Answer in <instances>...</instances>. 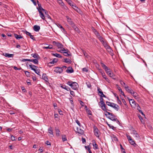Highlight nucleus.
<instances>
[{
  "instance_id": "nucleus-39",
  "label": "nucleus",
  "mask_w": 153,
  "mask_h": 153,
  "mask_svg": "<svg viewBox=\"0 0 153 153\" xmlns=\"http://www.w3.org/2000/svg\"><path fill=\"white\" fill-rule=\"evenodd\" d=\"M87 113L90 115H92L91 111L89 109L87 108L86 109Z\"/></svg>"
},
{
  "instance_id": "nucleus-48",
  "label": "nucleus",
  "mask_w": 153,
  "mask_h": 153,
  "mask_svg": "<svg viewBox=\"0 0 153 153\" xmlns=\"http://www.w3.org/2000/svg\"><path fill=\"white\" fill-rule=\"evenodd\" d=\"M136 106L137 107V109L138 110L139 112H140V111H141V108L138 104H137L136 105Z\"/></svg>"
},
{
  "instance_id": "nucleus-29",
  "label": "nucleus",
  "mask_w": 153,
  "mask_h": 153,
  "mask_svg": "<svg viewBox=\"0 0 153 153\" xmlns=\"http://www.w3.org/2000/svg\"><path fill=\"white\" fill-rule=\"evenodd\" d=\"M92 30L95 34V35L97 36L99 35H100L99 33L96 30V29H95L93 27Z\"/></svg>"
},
{
  "instance_id": "nucleus-18",
  "label": "nucleus",
  "mask_w": 153,
  "mask_h": 153,
  "mask_svg": "<svg viewBox=\"0 0 153 153\" xmlns=\"http://www.w3.org/2000/svg\"><path fill=\"white\" fill-rule=\"evenodd\" d=\"M76 130L77 132L79 134H82L84 133L83 130L81 128L79 129L78 128H77Z\"/></svg>"
},
{
  "instance_id": "nucleus-32",
  "label": "nucleus",
  "mask_w": 153,
  "mask_h": 153,
  "mask_svg": "<svg viewBox=\"0 0 153 153\" xmlns=\"http://www.w3.org/2000/svg\"><path fill=\"white\" fill-rule=\"evenodd\" d=\"M64 62L68 63H71V61L69 59H64Z\"/></svg>"
},
{
  "instance_id": "nucleus-60",
  "label": "nucleus",
  "mask_w": 153,
  "mask_h": 153,
  "mask_svg": "<svg viewBox=\"0 0 153 153\" xmlns=\"http://www.w3.org/2000/svg\"><path fill=\"white\" fill-rule=\"evenodd\" d=\"M85 148H86L87 147H88V151L89 153H92L91 150L90 149V148L89 146H85Z\"/></svg>"
},
{
  "instance_id": "nucleus-44",
  "label": "nucleus",
  "mask_w": 153,
  "mask_h": 153,
  "mask_svg": "<svg viewBox=\"0 0 153 153\" xmlns=\"http://www.w3.org/2000/svg\"><path fill=\"white\" fill-rule=\"evenodd\" d=\"M131 131H132V132H131V134H134V133L137 132L133 128H132L130 129Z\"/></svg>"
},
{
  "instance_id": "nucleus-57",
  "label": "nucleus",
  "mask_w": 153,
  "mask_h": 153,
  "mask_svg": "<svg viewBox=\"0 0 153 153\" xmlns=\"http://www.w3.org/2000/svg\"><path fill=\"white\" fill-rule=\"evenodd\" d=\"M70 5H71V3H72V1L71 0H65Z\"/></svg>"
},
{
  "instance_id": "nucleus-27",
  "label": "nucleus",
  "mask_w": 153,
  "mask_h": 153,
  "mask_svg": "<svg viewBox=\"0 0 153 153\" xmlns=\"http://www.w3.org/2000/svg\"><path fill=\"white\" fill-rule=\"evenodd\" d=\"M58 59H57L54 58L49 63V64H54L56 62L58 61Z\"/></svg>"
},
{
  "instance_id": "nucleus-3",
  "label": "nucleus",
  "mask_w": 153,
  "mask_h": 153,
  "mask_svg": "<svg viewBox=\"0 0 153 153\" xmlns=\"http://www.w3.org/2000/svg\"><path fill=\"white\" fill-rule=\"evenodd\" d=\"M94 130V133L95 135L96 136L97 138L100 139V136L101 135V133L97 128V127L94 126L93 127Z\"/></svg>"
},
{
  "instance_id": "nucleus-51",
  "label": "nucleus",
  "mask_w": 153,
  "mask_h": 153,
  "mask_svg": "<svg viewBox=\"0 0 153 153\" xmlns=\"http://www.w3.org/2000/svg\"><path fill=\"white\" fill-rule=\"evenodd\" d=\"M117 103L119 104H122V103L121 101L119 99V98L118 96H117Z\"/></svg>"
},
{
  "instance_id": "nucleus-15",
  "label": "nucleus",
  "mask_w": 153,
  "mask_h": 153,
  "mask_svg": "<svg viewBox=\"0 0 153 153\" xmlns=\"http://www.w3.org/2000/svg\"><path fill=\"white\" fill-rule=\"evenodd\" d=\"M101 65L102 67L105 70V71H106V70H109V71H110V69L108 68L106 65H105L104 63H103L102 62H101Z\"/></svg>"
},
{
  "instance_id": "nucleus-25",
  "label": "nucleus",
  "mask_w": 153,
  "mask_h": 153,
  "mask_svg": "<svg viewBox=\"0 0 153 153\" xmlns=\"http://www.w3.org/2000/svg\"><path fill=\"white\" fill-rule=\"evenodd\" d=\"M131 145L134 146H135L137 145V144L135 143L134 141L131 139V140H130L129 141Z\"/></svg>"
},
{
  "instance_id": "nucleus-54",
  "label": "nucleus",
  "mask_w": 153,
  "mask_h": 153,
  "mask_svg": "<svg viewBox=\"0 0 153 153\" xmlns=\"http://www.w3.org/2000/svg\"><path fill=\"white\" fill-rule=\"evenodd\" d=\"M126 136L127 138L128 141H129L130 140H131L132 139L131 136L127 134H126Z\"/></svg>"
},
{
  "instance_id": "nucleus-21",
  "label": "nucleus",
  "mask_w": 153,
  "mask_h": 153,
  "mask_svg": "<svg viewBox=\"0 0 153 153\" xmlns=\"http://www.w3.org/2000/svg\"><path fill=\"white\" fill-rule=\"evenodd\" d=\"M112 140L113 141H117L118 139L116 136L114 134H112L111 136Z\"/></svg>"
},
{
  "instance_id": "nucleus-24",
  "label": "nucleus",
  "mask_w": 153,
  "mask_h": 153,
  "mask_svg": "<svg viewBox=\"0 0 153 153\" xmlns=\"http://www.w3.org/2000/svg\"><path fill=\"white\" fill-rule=\"evenodd\" d=\"M61 87L63 89L66 90L68 91H69L70 89V88L69 87H67L65 85H61Z\"/></svg>"
},
{
  "instance_id": "nucleus-19",
  "label": "nucleus",
  "mask_w": 153,
  "mask_h": 153,
  "mask_svg": "<svg viewBox=\"0 0 153 153\" xmlns=\"http://www.w3.org/2000/svg\"><path fill=\"white\" fill-rule=\"evenodd\" d=\"M30 62H33L35 64H38L39 62L38 59H30Z\"/></svg>"
},
{
  "instance_id": "nucleus-13",
  "label": "nucleus",
  "mask_w": 153,
  "mask_h": 153,
  "mask_svg": "<svg viewBox=\"0 0 153 153\" xmlns=\"http://www.w3.org/2000/svg\"><path fill=\"white\" fill-rule=\"evenodd\" d=\"M42 78L46 82H48V79L46 74H43L42 76Z\"/></svg>"
},
{
  "instance_id": "nucleus-34",
  "label": "nucleus",
  "mask_w": 153,
  "mask_h": 153,
  "mask_svg": "<svg viewBox=\"0 0 153 153\" xmlns=\"http://www.w3.org/2000/svg\"><path fill=\"white\" fill-rule=\"evenodd\" d=\"M57 46L58 48H63V46L62 44L58 42Z\"/></svg>"
},
{
  "instance_id": "nucleus-20",
  "label": "nucleus",
  "mask_w": 153,
  "mask_h": 153,
  "mask_svg": "<svg viewBox=\"0 0 153 153\" xmlns=\"http://www.w3.org/2000/svg\"><path fill=\"white\" fill-rule=\"evenodd\" d=\"M29 66L30 67L31 69L33 70V71H35L36 68H38V67L36 66L32 65H29Z\"/></svg>"
},
{
  "instance_id": "nucleus-2",
  "label": "nucleus",
  "mask_w": 153,
  "mask_h": 153,
  "mask_svg": "<svg viewBox=\"0 0 153 153\" xmlns=\"http://www.w3.org/2000/svg\"><path fill=\"white\" fill-rule=\"evenodd\" d=\"M103 99L102 97H100V101L99 102V105L101 106V109L103 111H106V105L103 101Z\"/></svg>"
},
{
  "instance_id": "nucleus-9",
  "label": "nucleus",
  "mask_w": 153,
  "mask_h": 153,
  "mask_svg": "<svg viewBox=\"0 0 153 153\" xmlns=\"http://www.w3.org/2000/svg\"><path fill=\"white\" fill-rule=\"evenodd\" d=\"M125 88L128 92L130 93L131 94L133 91V90L131 88H129V87L128 86H125Z\"/></svg>"
},
{
  "instance_id": "nucleus-6",
  "label": "nucleus",
  "mask_w": 153,
  "mask_h": 153,
  "mask_svg": "<svg viewBox=\"0 0 153 153\" xmlns=\"http://www.w3.org/2000/svg\"><path fill=\"white\" fill-rule=\"evenodd\" d=\"M127 98L128 100L129 101L130 104L131 105L132 107H134V106H136V105L137 103H136L134 100L133 99H130L128 97H127Z\"/></svg>"
},
{
  "instance_id": "nucleus-46",
  "label": "nucleus",
  "mask_w": 153,
  "mask_h": 153,
  "mask_svg": "<svg viewBox=\"0 0 153 153\" xmlns=\"http://www.w3.org/2000/svg\"><path fill=\"white\" fill-rule=\"evenodd\" d=\"M93 146L94 149H98V145L96 143H95L94 144H93Z\"/></svg>"
},
{
  "instance_id": "nucleus-1",
  "label": "nucleus",
  "mask_w": 153,
  "mask_h": 153,
  "mask_svg": "<svg viewBox=\"0 0 153 153\" xmlns=\"http://www.w3.org/2000/svg\"><path fill=\"white\" fill-rule=\"evenodd\" d=\"M67 84L71 87L74 90L78 89L79 87V85L77 83L72 81H68Z\"/></svg>"
},
{
  "instance_id": "nucleus-55",
  "label": "nucleus",
  "mask_w": 153,
  "mask_h": 153,
  "mask_svg": "<svg viewBox=\"0 0 153 153\" xmlns=\"http://www.w3.org/2000/svg\"><path fill=\"white\" fill-rule=\"evenodd\" d=\"M82 71L83 72H88V70L87 68H82Z\"/></svg>"
},
{
  "instance_id": "nucleus-41",
  "label": "nucleus",
  "mask_w": 153,
  "mask_h": 153,
  "mask_svg": "<svg viewBox=\"0 0 153 153\" xmlns=\"http://www.w3.org/2000/svg\"><path fill=\"white\" fill-rule=\"evenodd\" d=\"M37 9L39 12L40 11H45V9L42 7L41 5H40V6Z\"/></svg>"
},
{
  "instance_id": "nucleus-42",
  "label": "nucleus",
  "mask_w": 153,
  "mask_h": 153,
  "mask_svg": "<svg viewBox=\"0 0 153 153\" xmlns=\"http://www.w3.org/2000/svg\"><path fill=\"white\" fill-rule=\"evenodd\" d=\"M44 48L46 49H52L53 48V46L52 45H49L48 46L44 47Z\"/></svg>"
},
{
  "instance_id": "nucleus-58",
  "label": "nucleus",
  "mask_w": 153,
  "mask_h": 153,
  "mask_svg": "<svg viewBox=\"0 0 153 153\" xmlns=\"http://www.w3.org/2000/svg\"><path fill=\"white\" fill-rule=\"evenodd\" d=\"M75 122L78 126H81V124L80 123L79 121L78 120H75Z\"/></svg>"
},
{
  "instance_id": "nucleus-59",
  "label": "nucleus",
  "mask_w": 153,
  "mask_h": 153,
  "mask_svg": "<svg viewBox=\"0 0 153 153\" xmlns=\"http://www.w3.org/2000/svg\"><path fill=\"white\" fill-rule=\"evenodd\" d=\"M15 137L13 135H11V137L10 138L11 139V140L13 141H15L16 140V139L15 138Z\"/></svg>"
},
{
  "instance_id": "nucleus-4",
  "label": "nucleus",
  "mask_w": 153,
  "mask_h": 153,
  "mask_svg": "<svg viewBox=\"0 0 153 153\" xmlns=\"http://www.w3.org/2000/svg\"><path fill=\"white\" fill-rule=\"evenodd\" d=\"M105 115L106 117L112 121H115L117 120V118L116 116L112 113L110 116H108L106 114H105Z\"/></svg>"
},
{
  "instance_id": "nucleus-64",
  "label": "nucleus",
  "mask_w": 153,
  "mask_h": 153,
  "mask_svg": "<svg viewBox=\"0 0 153 153\" xmlns=\"http://www.w3.org/2000/svg\"><path fill=\"white\" fill-rule=\"evenodd\" d=\"M103 45H104L105 47L106 46H107L108 45L107 44V43L105 42L104 41L102 42Z\"/></svg>"
},
{
  "instance_id": "nucleus-12",
  "label": "nucleus",
  "mask_w": 153,
  "mask_h": 153,
  "mask_svg": "<svg viewBox=\"0 0 153 153\" xmlns=\"http://www.w3.org/2000/svg\"><path fill=\"white\" fill-rule=\"evenodd\" d=\"M25 33L27 35H28V36H30V38L31 39H33V40H35V38L33 37V36L30 33L26 31Z\"/></svg>"
},
{
  "instance_id": "nucleus-43",
  "label": "nucleus",
  "mask_w": 153,
  "mask_h": 153,
  "mask_svg": "<svg viewBox=\"0 0 153 153\" xmlns=\"http://www.w3.org/2000/svg\"><path fill=\"white\" fill-rule=\"evenodd\" d=\"M48 131L50 134L53 135V130L51 128L48 129Z\"/></svg>"
},
{
  "instance_id": "nucleus-7",
  "label": "nucleus",
  "mask_w": 153,
  "mask_h": 153,
  "mask_svg": "<svg viewBox=\"0 0 153 153\" xmlns=\"http://www.w3.org/2000/svg\"><path fill=\"white\" fill-rule=\"evenodd\" d=\"M3 55L5 56L8 58L13 57L14 55L13 54H9L6 53H3Z\"/></svg>"
},
{
  "instance_id": "nucleus-14",
  "label": "nucleus",
  "mask_w": 153,
  "mask_h": 153,
  "mask_svg": "<svg viewBox=\"0 0 153 153\" xmlns=\"http://www.w3.org/2000/svg\"><path fill=\"white\" fill-rule=\"evenodd\" d=\"M40 29V27L39 25H35L33 27V29L36 32L39 31Z\"/></svg>"
},
{
  "instance_id": "nucleus-62",
  "label": "nucleus",
  "mask_w": 153,
  "mask_h": 153,
  "mask_svg": "<svg viewBox=\"0 0 153 153\" xmlns=\"http://www.w3.org/2000/svg\"><path fill=\"white\" fill-rule=\"evenodd\" d=\"M25 74L27 76H29L30 72L27 71H25Z\"/></svg>"
},
{
  "instance_id": "nucleus-61",
  "label": "nucleus",
  "mask_w": 153,
  "mask_h": 153,
  "mask_svg": "<svg viewBox=\"0 0 153 153\" xmlns=\"http://www.w3.org/2000/svg\"><path fill=\"white\" fill-rule=\"evenodd\" d=\"M30 59H23L22 61L23 62L28 61L30 62Z\"/></svg>"
},
{
  "instance_id": "nucleus-16",
  "label": "nucleus",
  "mask_w": 153,
  "mask_h": 153,
  "mask_svg": "<svg viewBox=\"0 0 153 153\" xmlns=\"http://www.w3.org/2000/svg\"><path fill=\"white\" fill-rule=\"evenodd\" d=\"M101 65L102 67L105 70V71H106V70H109V71H110V69L108 68L106 65H105L104 63H103L102 62H101Z\"/></svg>"
},
{
  "instance_id": "nucleus-5",
  "label": "nucleus",
  "mask_w": 153,
  "mask_h": 153,
  "mask_svg": "<svg viewBox=\"0 0 153 153\" xmlns=\"http://www.w3.org/2000/svg\"><path fill=\"white\" fill-rule=\"evenodd\" d=\"M55 69L54 70V71L57 73H58L59 74H61L62 72L63 69L62 68H61L59 67H56L55 68Z\"/></svg>"
},
{
  "instance_id": "nucleus-8",
  "label": "nucleus",
  "mask_w": 153,
  "mask_h": 153,
  "mask_svg": "<svg viewBox=\"0 0 153 153\" xmlns=\"http://www.w3.org/2000/svg\"><path fill=\"white\" fill-rule=\"evenodd\" d=\"M111 107L114 108L115 110L117 111H118L119 109V106L117 104L113 103Z\"/></svg>"
},
{
  "instance_id": "nucleus-26",
  "label": "nucleus",
  "mask_w": 153,
  "mask_h": 153,
  "mask_svg": "<svg viewBox=\"0 0 153 153\" xmlns=\"http://www.w3.org/2000/svg\"><path fill=\"white\" fill-rule=\"evenodd\" d=\"M55 131H56V135L58 136H59L60 134V131L59 130L58 128H55Z\"/></svg>"
},
{
  "instance_id": "nucleus-47",
  "label": "nucleus",
  "mask_w": 153,
  "mask_h": 153,
  "mask_svg": "<svg viewBox=\"0 0 153 153\" xmlns=\"http://www.w3.org/2000/svg\"><path fill=\"white\" fill-rule=\"evenodd\" d=\"M106 104L110 106L111 107L112 104L113 103H112V102H108V101H106Z\"/></svg>"
},
{
  "instance_id": "nucleus-53",
  "label": "nucleus",
  "mask_w": 153,
  "mask_h": 153,
  "mask_svg": "<svg viewBox=\"0 0 153 153\" xmlns=\"http://www.w3.org/2000/svg\"><path fill=\"white\" fill-rule=\"evenodd\" d=\"M86 84L87 85V87L88 88H90L91 87V84L89 82H86Z\"/></svg>"
},
{
  "instance_id": "nucleus-38",
  "label": "nucleus",
  "mask_w": 153,
  "mask_h": 153,
  "mask_svg": "<svg viewBox=\"0 0 153 153\" xmlns=\"http://www.w3.org/2000/svg\"><path fill=\"white\" fill-rule=\"evenodd\" d=\"M97 38L99 39L100 40V41H101L102 42H103L104 41L103 39V38L102 36H100V35H99L98 36H97Z\"/></svg>"
},
{
  "instance_id": "nucleus-36",
  "label": "nucleus",
  "mask_w": 153,
  "mask_h": 153,
  "mask_svg": "<svg viewBox=\"0 0 153 153\" xmlns=\"http://www.w3.org/2000/svg\"><path fill=\"white\" fill-rule=\"evenodd\" d=\"M108 74L110 77H111L112 78L114 79H115L114 78V75L112 73V72H111V71Z\"/></svg>"
},
{
  "instance_id": "nucleus-31",
  "label": "nucleus",
  "mask_w": 153,
  "mask_h": 153,
  "mask_svg": "<svg viewBox=\"0 0 153 153\" xmlns=\"http://www.w3.org/2000/svg\"><path fill=\"white\" fill-rule=\"evenodd\" d=\"M105 48L108 50V52H111L112 51L110 47L108 45L106 46Z\"/></svg>"
},
{
  "instance_id": "nucleus-37",
  "label": "nucleus",
  "mask_w": 153,
  "mask_h": 153,
  "mask_svg": "<svg viewBox=\"0 0 153 153\" xmlns=\"http://www.w3.org/2000/svg\"><path fill=\"white\" fill-rule=\"evenodd\" d=\"M46 17L48 19H49V22H52L53 20L51 17L48 14H47V15L46 16L45 18Z\"/></svg>"
},
{
  "instance_id": "nucleus-56",
  "label": "nucleus",
  "mask_w": 153,
  "mask_h": 153,
  "mask_svg": "<svg viewBox=\"0 0 153 153\" xmlns=\"http://www.w3.org/2000/svg\"><path fill=\"white\" fill-rule=\"evenodd\" d=\"M107 110L109 111V110L107 109L106 108V111H105V114H107V115H109V116H110L112 113L107 111Z\"/></svg>"
},
{
  "instance_id": "nucleus-33",
  "label": "nucleus",
  "mask_w": 153,
  "mask_h": 153,
  "mask_svg": "<svg viewBox=\"0 0 153 153\" xmlns=\"http://www.w3.org/2000/svg\"><path fill=\"white\" fill-rule=\"evenodd\" d=\"M31 56L32 57H33V58H35L37 59H38L39 57V55L38 54H36V53L32 54H31Z\"/></svg>"
},
{
  "instance_id": "nucleus-35",
  "label": "nucleus",
  "mask_w": 153,
  "mask_h": 153,
  "mask_svg": "<svg viewBox=\"0 0 153 153\" xmlns=\"http://www.w3.org/2000/svg\"><path fill=\"white\" fill-rule=\"evenodd\" d=\"M62 137L63 141L64 142L65 141L67 140L66 136L65 134H62Z\"/></svg>"
},
{
  "instance_id": "nucleus-28",
  "label": "nucleus",
  "mask_w": 153,
  "mask_h": 153,
  "mask_svg": "<svg viewBox=\"0 0 153 153\" xmlns=\"http://www.w3.org/2000/svg\"><path fill=\"white\" fill-rule=\"evenodd\" d=\"M133 96L134 98L135 99L137 98V93L136 92H134V91L131 94Z\"/></svg>"
},
{
  "instance_id": "nucleus-50",
  "label": "nucleus",
  "mask_w": 153,
  "mask_h": 153,
  "mask_svg": "<svg viewBox=\"0 0 153 153\" xmlns=\"http://www.w3.org/2000/svg\"><path fill=\"white\" fill-rule=\"evenodd\" d=\"M36 74H37L38 75H39V73H40V70L39 69H37L36 70V69H35V71H34Z\"/></svg>"
},
{
  "instance_id": "nucleus-11",
  "label": "nucleus",
  "mask_w": 153,
  "mask_h": 153,
  "mask_svg": "<svg viewBox=\"0 0 153 153\" xmlns=\"http://www.w3.org/2000/svg\"><path fill=\"white\" fill-rule=\"evenodd\" d=\"M74 71V70L71 67H68L67 69L66 70V72L67 73H73Z\"/></svg>"
},
{
  "instance_id": "nucleus-40",
  "label": "nucleus",
  "mask_w": 153,
  "mask_h": 153,
  "mask_svg": "<svg viewBox=\"0 0 153 153\" xmlns=\"http://www.w3.org/2000/svg\"><path fill=\"white\" fill-rule=\"evenodd\" d=\"M63 53L64 55L65 56H68L71 55V54L70 53H69V52H63Z\"/></svg>"
},
{
  "instance_id": "nucleus-22",
  "label": "nucleus",
  "mask_w": 153,
  "mask_h": 153,
  "mask_svg": "<svg viewBox=\"0 0 153 153\" xmlns=\"http://www.w3.org/2000/svg\"><path fill=\"white\" fill-rule=\"evenodd\" d=\"M52 54L53 56H56L59 58H62V56L59 54L57 53H52Z\"/></svg>"
},
{
  "instance_id": "nucleus-17",
  "label": "nucleus",
  "mask_w": 153,
  "mask_h": 153,
  "mask_svg": "<svg viewBox=\"0 0 153 153\" xmlns=\"http://www.w3.org/2000/svg\"><path fill=\"white\" fill-rule=\"evenodd\" d=\"M40 17L43 20H45V16L42 11H40L39 12Z\"/></svg>"
},
{
  "instance_id": "nucleus-23",
  "label": "nucleus",
  "mask_w": 153,
  "mask_h": 153,
  "mask_svg": "<svg viewBox=\"0 0 153 153\" xmlns=\"http://www.w3.org/2000/svg\"><path fill=\"white\" fill-rule=\"evenodd\" d=\"M14 36L17 39H22L23 37L20 35H18L16 33H15L14 34Z\"/></svg>"
},
{
  "instance_id": "nucleus-49",
  "label": "nucleus",
  "mask_w": 153,
  "mask_h": 153,
  "mask_svg": "<svg viewBox=\"0 0 153 153\" xmlns=\"http://www.w3.org/2000/svg\"><path fill=\"white\" fill-rule=\"evenodd\" d=\"M100 94H101L100 95V97H106V96L103 94V93L102 91L100 92Z\"/></svg>"
},
{
  "instance_id": "nucleus-45",
  "label": "nucleus",
  "mask_w": 153,
  "mask_h": 153,
  "mask_svg": "<svg viewBox=\"0 0 153 153\" xmlns=\"http://www.w3.org/2000/svg\"><path fill=\"white\" fill-rule=\"evenodd\" d=\"M133 134H134L135 135V137L136 138V139H140V137L139 135L137 132Z\"/></svg>"
},
{
  "instance_id": "nucleus-52",
  "label": "nucleus",
  "mask_w": 153,
  "mask_h": 153,
  "mask_svg": "<svg viewBox=\"0 0 153 153\" xmlns=\"http://www.w3.org/2000/svg\"><path fill=\"white\" fill-rule=\"evenodd\" d=\"M120 82L121 84L124 87L125 86H126V85L125 83L123 81L121 80Z\"/></svg>"
},
{
  "instance_id": "nucleus-30",
  "label": "nucleus",
  "mask_w": 153,
  "mask_h": 153,
  "mask_svg": "<svg viewBox=\"0 0 153 153\" xmlns=\"http://www.w3.org/2000/svg\"><path fill=\"white\" fill-rule=\"evenodd\" d=\"M69 24H70L71 26L73 25L74 24L73 22L71 20V19L68 18L67 20Z\"/></svg>"
},
{
  "instance_id": "nucleus-63",
  "label": "nucleus",
  "mask_w": 153,
  "mask_h": 153,
  "mask_svg": "<svg viewBox=\"0 0 153 153\" xmlns=\"http://www.w3.org/2000/svg\"><path fill=\"white\" fill-rule=\"evenodd\" d=\"M13 68H14V69L15 70H20L21 69V68H18L17 67H16L15 66H14L13 67Z\"/></svg>"
},
{
  "instance_id": "nucleus-10",
  "label": "nucleus",
  "mask_w": 153,
  "mask_h": 153,
  "mask_svg": "<svg viewBox=\"0 0 153 153\" xmlns=\"http://www.w3.org/2000/svg\"><path fill=\"white\" fill-rule=\"evenodd\" d=\"M101 75L102 76V77L106 81L108 82H110L109 80L107 77L106 75H105L104 72H102Z\"/></svg>"
}]
</instances>
